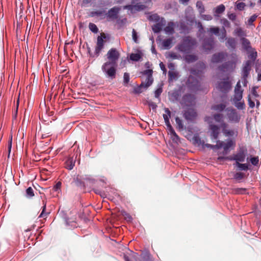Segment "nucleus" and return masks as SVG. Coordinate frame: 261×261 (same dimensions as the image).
I'll use <instances>...</instances> for the list:
<instances>
[{
    "label": "nucleus",
    "mask_w": 261,
    "mask_h": 261,
    "mask_svg": "<svg viewBox=\"0 0 261 261\" xmlns=\"http://www.w3.org/2000/svg\"><path fill=\"white\" fill-rule=\"evenodd\" d=\"M191 75L189 77L187 85L190 89L192 91H197L200 90V82L199 80L201 79L202 72L201 71H197L195 69L191 70Z\"/></svg>",
    "instance_id": "nucleus-2"
},
{
    "label": "nucleus",
    "mask_w": 261,
    "mask_h": 261,
    "mask_svg": "<svg viewBox=\"0 0 261 261\" xmlns=\"http://www.w3.org/2000/svg\"><path fill=\"white\" fill-rule=\"evenodd\" d=\"M184 59L186 62L190 63L196 61L198 58L195 55H187L185 56Z\"/></svg>",
    "instance_id": "nucleus-31"
},
{
    "label": "nucleus",
    "mask_w": 261,
    "mask_h": 261,
    "mask_svg": "<svg viewBox=\"0 0 261 261\" xmlns=\"http://www.w3.org/2000/svg\"><path fill=\"white\" fill-rule=\"evenodd\" d=\"M144 83L142 82L140 85L134 88V91L135 93H141L142 92V88H143Z\"/></svg>",
    "instance_id": "nucleus-50"
},
{
    "label": "nucleus",
    "mask_w": 261,
    "mask_h": 261,
    "mask_svg": "<svg viewBox=\"0 0 261 261\" xmlns=\"http://www.w3.org/2000/svg\"><path fill=\"white\" fill-rule=\"evenodd\" d=\"M175 23L173 22H169L164 28V31L167 34H173L174 32Z\"/></svg>",
    "instance_id": "nucleus-23"
},
{
    "label": "nucleus",
    "mask_w": 261,
    "mask_h": 261,
    "mask_svg": "<svg viewBox=\"0 0 261 261\" xmlns=\"http://www.w3.org/2000/svg\"><path fill=\"white\" fill-rule=\"evenodd\" d=\"M105 14V11L104 10H97L92 11L90 13V16L91 17L94 16H101Z\"/></svg>",
    "instance_id": "nucleus-34"
},
{
    "label": "nucleus",
    "mask_w": 261,
    "mask_h": 261,
    "mask_svg": "<svg viewBox=\"0 0 261 261\" xmlns=\"http://www.w3.org/2000/svg\"><path fill=\"white\" fill-rule=\"evenodd\" d=\"M165 23L166 21L164 18H162L161 21L156 22L155 24L152 25V29L153 31L155 33L160 32Z\"/></svg>",
    "instance_id": "nucleus-19"
},
{
    "label": "nucleus",
    "mask_w": 261,
    "mask_h": 261,
    "mask_svg": "<svg viewBox=\"0 0 261 261\" xmlns=\"http://www.w3.org/2000/svg\"><path fill=\"white\" fill-rule=\"evenodd\" d=\"M210 128L211 130V137L213 139L216 140L218 138L219 134V127L214 124L210 125Z\"/></svg>",
    "instance_id": "nucleus-20"
},
{
    "label": "nucleus",
    "mask_w": 261,
    "mask_h": 261,
    "mask_svg": "<svg viewBox=\"0 0 261 261\" xmlns=\"http://www.w3.org/2000/svg\"><path fill=\"white\" fill-rule=\"evenodd\" d=\"M72 213L73 215V218H68L66 221V223L68 225H71V226L76 227V215L77 213L76 211L73 212Z\"/></svg>",
    "instance_id": "nucleus-22"
},
{
    "label": "nucleus",
    "mask_w": 261,
    "mask_h": 261,
    "mask_svg": "<svg viewBox=\"0 0 261 261\" xmlns=\"http://www.w3.org/2000/svg\"><path fill=\"white\" fill-rule=\"evenodd\" d=\"M215 46V41L213 37L205 39L202 45L203 49L205 52L208 53L212 50Z\"/></svg>",
    "instance_id": "nucleus-12"
},
{
    "label": "nucleus",
    "mask_w": 261,
    "mask_h": 261,
    "mask_svg": "<svg viewBox=\"0 0 261 261\" xmlns=\"http://www.w3.org/2000/svg\"><path fill=\"white\" fill-rule=\"evenodd\" d=\"M153 82V77H146L145 80L142 82L144 83L143 88L144 89H147L150 85H151Z\"/></svg>",
    "instance_id": "nucleus-32"
},
{
    "label": "nucleus",
    "mask_w": 261,
    "mask_h": 261,
    "mask_svg": "<svg viewBox=\"0 0 261 261\" xmlns=\"http://www.w3.org/2000/svg\"><path fill=\"white\" fill-rule=\"evenodd\" d=\"M196 7L200 13L201 14L204 13L205 11L204 7L201 1H197L196 3Z\"/></svg>",
    "instance_id": "nucleus-37"
},
{
    "label": "nucleus",
    "mask_w": 261,
    "mask_h": 261,
    "mask_svg": "<svg viewBox=\"0 0 261 261\" xmlns=\"http://www.w3.org/2000/svg\"><path fill=\"white\" fill-rule=\"evenodd\" d=\"M145 8V6L143 5L137 4V5H128L124 6V9H127L130 11L131 13H135L137 11L143 10Z\"/></svg>",
    "instance_id": "nucleus-15"
},
{
    "label": "nucleus",
    "mask_w": 261,
    "mask_h": 261,
    "mask_svg": "<svg viewBox=\"0 0 261 261\" xmlns=\"http://www.w3.org/2000/svg\"><path fill=\"white\" fill-rule=\"evenodd\" d=\"M174 37H170L166 39H164L162 41V45L166 49H169L171 47L172 43Z\"/></svg>",
    "instance_id": "nucleus-25"
},
{
    "label": "nucleus",
    "mask_w": 261,
    "mask_h": 261,
    "mask_svg": "<svg viewBox=\"0 0 261 261\" xmlns=\"http://www.w3.org/2000/svg\"><path fill=\"white\" fill-rule=\"evenodd\" d=\"M226 45L231 47L232 49H235L236 47V41L233 38H228L226 43Z\"/></svg>",
    "instance_id": "nucleus-30"
},
{
    "label": "nucleus",
    "mask_w": 261,
    "mask_h": 261,
    "mask_svg": "<svg viewBox=\"0 0 261 261\" xmlns=\"http://www.w3.org/2000/svg\"><path fill=\"white\" fill-rule=\"evenodd\" d=\"M248 105L250 108H253L255 107V103L252 101L250 96H248Z\"/></svg>",
    "instance_id": "nucleus-63"
},
{
    "label": "nucleus",
    "mask_w": 261,
    "mask_h": 261,
    "mask_svg": "<svg viewBox=\"0 0 261 261\" xmlns=\"http://www.w3.org/2000/svg\"><path fill=\"white\" fill-rule=\"evenodd\" d=\"M225 107L226 105L225 104L221 103L212 106V109L215 111L222 112L225 109Z\"/></svg>",
    "instance_id": "nucleus-33"
},
{
    "label": "nucleus",
    "mask_w": 261,
    "mask_h": 261,
    "mask_svg": "<svg viewBox=\"0 0 261 261\" xmlns=\"http://www.w3.org/2000/svg\"><path fill=\"white\" fill-rule=\"evenodd\" d=\"M250 161L253 166H257L259 163V158L258 156L251 157Z\"/></svg>",
    "instance_id": "nucleus-45"
},
{
    "label": "nucleus",
    "mask_w": 261,
    "mask_h": 261,
    "mask_svg": "<svg viewBox=\"0 0 261 261\" xmlns=\"http://www.w3.org/2000/svg\"><path fill=\"white\" fill-rule=\"evenodd\" d=\"M234 34L239 37H245L246 36V31L242 28L239 27L234 30Z\"/></svg>",
    "instance_id": "nucleus-27"
},
{
    "label": "nucleus",
    "mask_w": 261,
    "mask_h": 261,
    "mask_svg": "<svg viewBox=\"0 0 261 261\" xmlns=\"http://www.w3.org/2000/svg\"><path fill=\"white\" fill-rule=\"evenodd\" d=\"M143 74L147 75L146 77H152V70L146 69L143 72Z\"/></svg>",
    "instance_id": "nucleus-55"
},
{
    "label": "nucleus",
    "mask_w": 261,
    "mask_h": 261,
    "mask_svg": "<svg viewBox=\"0 0 261 261\" xmlns=\"http://www.w3.org/2000/svg\"><path fill=\"white\" fill-rule=\"evenodd\" d=\"M228 124L225 122H222L220 124V128H221L222 132L224 135L226 137H237L238 136V130L233 129H227Z\"/></svg>",
    "instance_id": "nucleus-9"
},
{
    "label": "nucleus",
    "mask_w": 261,
    "mask_h": 261,
    "mask_svg": "<svg viewBox=\"0 0 261 261\" xmlns=\"http://www.w3.org/2000/svg\"><path fill=\"white\" fill-rule=\"evenodd\" d=\"M243 90L242 89L240 81L238 82L234 89V95L233 101L236 108L239 110H244L245 108V104L243 98Z\"/></svg>",
    "instance_id": "nucleus-3"
},
{
    "label": "nucleus",
    "mask_w": 261,
    "mask_h": 261,
    "mask_svg": "<svg viewBox=\"0 0 261 261\" xmlns=\"http://www.w3.org/2000/svg\"><path fill=\"white\" fill-rule=\"evenodd\" d=\"M141 258L136 261H153L150 254L148 252L142 253L141 254Z\"/></svg>",
    "instance_id": "nucleus-26"
},
{
    "label": "nucleus",
    "mask_w": 261,
    "mask_h": 261,
    "mask_svg": "<svg viewBox=\"0 0 261 261\" xmlns=\"http://www.w3.org/2000/svg\"><path fill=\"white\" fill-rule=\"evenodd\" d=\"M168 57L172 59H178L180 58V55H178L177 54L173 52L169 53L168 54Z\"/></svg>",
    "instance_id": "nucleus-52"
},
{
    "label": "nucleus",
    "mask_w": 261,
    "mask_h": 261,
    "mask_svg": "<svg viewBox=\"0 0 261 261\" xmlns=\"http://www.w3.org/2000/svg\"><path fill=\"white\" fill-rule=\"evenodd\" d=\"M132 38H133V40H134V41L135 43H138L139 36L138 35L137 32L136 31V30L135 29H133V31H132Z\"/></svg>",
    "instance_id": "nucleus-48"
},
{
    "label": "nucleus",
    "mask_w": 261,
    "mask_h": 261,
    "mask_svg": "<svg viewBox=\"0 0 261 261\" xmlns=\"http://www.w3.org/2000/svg\"><path fill=\"white\" fill-rule=\"evenodd\" d=\"M75 159L68 157L65 162V168L69 170H72L75 166Z\"/></svg>",
    "instance_id": "nucleus-21"
},
{
    "label": "nucleus",
    "mask_w": 261,
    "mask_h": 261,
    "mask_svg": "<svg viewBox=\"0 0 261 261\" xmlns=\"http://www.w3.org/2000/svg\"><path fill=\"white\" fill-rule=\"evenodd\" d=\"M247 152V150L246 147H240L238 152L233 155V160L236 161L237 163L239 162H243L245 160Z\"/></svg>",
    "instance_id": "nucleus-11"
},
{
    "label": "nucleus",
    "mask_w": 261,
    "mask_h": 261,
    "mask_svg": "<svg viewBox=\"0 0 261 261\" xmlns=\"http://www.w3.org/2000/svg\"><path fill=\"white\" fill-rule=\"evenodd\" d=\"M234 145L235 142L234 141L232 140H227L226 143H224V142L223 141H217V144L216 145L206 144L205 145V146L208 148H211L214 150L216 149H220L222 147H223V153L224 154H226L228 153L229 148L231 147L234 146Z\"/></svg>",
    "instance_id": "nucleus-5"
},
{
    "label": "nucleus",
    "mask_w": 261,
    "mask_h": 261,
    "mask_svg": "<svg viewBox=\"0 0 261 261\" xmlns=\"http://www.w3.org/2000/svg\"><path fill=\"white\" fill-rule=\"evenodd\" d=\"M106 38V37L104 33H102L100 36H98L97 38L96 45L95 47V50L94 55H91L90 56L93 57H97L99 56L101 50L104 47V39Z\"/></svg>",
    "instance_id": "nucleus-8"
},
{
    "label": "nucleus",
    "mask_w": 261,
    "mask_h": 261,
    "mask_svg": "<svg viewBox=\"0 0 261 261\" xmlns=\"http://www.w3.org/2000/svg\"><path fill=\"white\" fill-rule=\"evenodd\" d=\"M220 29L218 27H211L207 30V32L210 34H213L215 35H218Z\"/></svg>",
    "instance_id": "nucleus-40"
},
{
    "label": "nucleus",
    "mask_w": 261,
    "mask_h": 261,
    "mask_svg": "<svg viewBox=\"0 0 261 261\" xmlns=\"http://www.w3.org/2000/svg\"><path fill=\"white\" fill-rule=\"evenodd\" d=\"M241 41L244 49H245L246 51H249L250 49H251V44L248 39L245 38V37H243L241 38Z\"/></svg>",
    "instance_id": "nucleus-24"
},
{
    "label": "nucleus",
    "mask_w": 261,
    "mask_h": 261,
    "mask_svg": "<svg viewBox=\"0 0 261 261\" xmlns=\"http://www.w3.org/2000/svg\"><path fill=\"white\" fill-rule=\"evenodd\" d=\"M238 167L241 170L246 171L248 169V165L247 164L237 163Z\"/></svg>",
    "instance_id": "nucleus-47"
},
{
    "label": "nucleus",
    "mask_w": 261,
    "mask_h": 261,
    "mask_svg": "<svg viewBox=\"0 0 261 261\" xmlns=\"http://www.w3.org/2000/svg\"><path fill=\"white\" fill-rule=\"evenodd\" d=\"M247 191L245 188H240L233 189L232 192L236 194H244L247 193Z\"/></svg>",
    "instance_id": "nucleus-38"
},
{
    "label": "nucleus",
    "mask_w": 261,
    "mask_h": 261,
    "mask_svg": "<svg viewBox=\"0 0 261 261\" xmlns=\"http://www.w3.org/2000/svg\"><path fill=\"white\" fill-rule=\"evenodd\" d=\"M196 98L192 94H186L182 97V103L187 107L195 105Z\"/></svg>",
    "instance_id": "nucleus-13"
},
{
    "label": "nucleus",
    "mask_w": 261,
    "mask_h": 261,
    "mask_svg": "<svg viewBox=\"0 0 261 261\" xmlns=\"http://www.w3.org/2000/svg\"><path fill=\"white\" fill-rule=\"evenodd\" d=\"M257 16L255 14L251 16L248 20V23L249 25H252L253 22L256 20Z\"/></svg>",
    "instance_id": "nucleus-57"
},
{
    "label": "nucleus",
    "mask_w": 261,
    "mask_h": 261,
    "mask_svg": "<svg viewBox=\"0 0 261 261\" xmlns=\"http://www.w3.org/2000/svg\"><path fill=\"white\" fill-rule=\"evenodd\" d=\"M252 62L250 60L246 61L243 65L242 69V76L248 77L251 69Z\"/></svg>",
    "instance_id": "nucleus-14"
},
{
    "label": "nucleus",
    "mask_w": 261,
    "mask_h": 261,
    "mask_svg": "<svg viewBox=\"0 0 261 261\" xmlns=\"http://www.w3.org/2000/svg\"><path fill=\"white\" fill-rule=\"evenodd\" d=\"M142 58V56L139 54H132L130 55V59L134 61H138Z\"/></svg>",
    "instance_id": "nucleus-41"
},
{
    "label": "nucleus",
    "mask_w": 261,
    "mask_h": 261,
    "mask_svg": "<svg viewBox=\"0 0 261 261\" xmlns=\"http://www.w3.org/2000/svg\"><path fill=\"white\" fill-rule=\"evenodd\" d=\"M107 56L109 61L103 64L101 69L107 77L114 79L116 77L117 62L120 57V54L116 48H112L109 50Z\"/></svg>",
    "instance_id": "nucleus-1"
},
{
    "label": "nucleus",
    "mask_w": 261,
    "mask_h": 261,
    "mask_svg": "<svg viewBox=\"0 0 261 261\" xmlns=\"http://www.w3.org/2000/svg\"><path fill=\"white\" fill-rule=\"evenodd\" d=\"M228 17L230 20L234 21L236 19V15L234 13H231L228 14Z\"/></svg>",
    "instance_id": "nucleus-64"
},
{
    "label": "nucleus",
    "mask_w": 261,
    "mask_h": 261,
    "mask_svg": "<svg viewBox=\"0 0 261 261\" xmlns=\"http://www.w3.org/2000/svg\"><path fill=\"white\" fill-rule=\"evenodd\" d=\"M168 134L170 135V138L174 143L178 144L180 142V138L174 130L168 133Z\"/></svg>",
    "instance_id": "nucleus-28"
},
{
    "label": "nucleus",
    "mask_w": 261,
    "mask_h": 261,
    "mask_svg": "<svg viewBox=\"0 0 261 261\" xmlns=\"http://www.w3.org/2000/svg\"><path fill=\"white\" fill-rule=\"evenodd\" d=\"M225 9V7L223 4L217 6L215 9V15H217L223 13Z\"/></svg>",
    "instance_id": "nucleus-36"
},
{
    "label": "nucleus",
    "mask_w": 261,
    "mask_h": 261,
    "mask_svg": "<svg viewBox=\"0 0 261 261\" xmlns=\"http://www.w3.org/2000/svg\"><path fill=\"white\" fill-rule=\"evenodd\" d=\"M227 56V54L225 52H220L213 55L212 61L213 63H219L223 60Z\"/></svg>",
    "instance_id": "nucleus-18"
},
{
    "label": "nucleus",
    "mask_w": 261,
    "mask_h": 261,
    "mask_svg": "<svg viewBox=\"0 0 261 261\" xmlns=\"http://www.w3.org/2000/svg\"><path fill=\"white\" fill-rule=\"evenodd\" d=\"M45 210H46V204H44L42 207V212H41V214H40V215L39 216V218L46 217V216L47 215V213H45Z\"/></svg>",
    "instance_id": "nucleus-56"
},
{
    "label": "nucleus",
    "mask_w": 261,
    "mask_h": 261,
    "mask_svg": "<svg viewBox=\"0 0 261 261\" xmlns=\"http://www.w3.org/2000/svg\"><path fill=\"white\" fill-rule=\"evenodd\" d=\"M197 44L195 39L190 36L184 37L181 42L177 46L178 49L182 53H187L190 51Z\"/></svg>",
    "instance_id": "nucleus-4"
},
{
    "label": "nucleus",
    "mask_w": 261,
    "mask_h": 261,
    "mask_svg": "<svg viewBox=\"0 0 261 261\" xmlns=\"http://www.w3.org/2000/svg\"><path fill=\"white\" fill-rule=\"evenodd\" d=\"M231 88V82L228 78L223 79L218 82L216 85V89L220 92L226 94Z\"/></svg>",
    "instance_id": "nucleus-7"
},
{
    "label": "nucleus",
    "mask_w": 261,
    "mask_h": 261,
    "mask_svg": "<svg viewBox=\"0 0 261 261\" xmlns=\"http://www.w3.org/2000/svg\"><path fill=\"white\" fill-rule=\"evenodd\" d=\"M129 81V75L128 73L125 72L123 75V82L124 85L128 84Z\"/></svg>",
    "instance_id": "nucleus-54"
},
{
    "label": "nucleus",
    "mask_w": 261,
    "mask_h": 261,
    "mask_svg": "<svg viewBox=\"0 0 261 261\" xmlns=\"http://www.w3.org/2000/svg\"><path fill=\"white\" fill-rule=\"evenodd\" d=\"M166 125L167 126V130H168V133H170V132L174 130L172 126H171L170 121H167L165 122Z\"/></svg>",
    "instance_id": "nucleus-61"
},
{
    "label": "nucleus",
    "mask_w": 261,
    "mask_h": 261,
    "mask_svg": "<svg viewBox=\"0 0 261 261\" xmlns=\"http://www.w3.org/2000/svg\"><path fill=\"white\" fill-rule=\"evenodd\" d=\"M176 123L177 124V127L179 130H181L184 128V125L182 124L181 120H180L178 117H176L175 118Z\"/></svg>",
    "instance_id": "nucleus-46"
},
{
    "label": "nucleus",
    "mask_w": 261,
    "mask_h": 261,
    "mask_svg": "<svg viewBox=\"0 0 261 261\" xmlns=\"http://www.w3.org/2000/svg\"><path fill=\"white\" fill-rule=\"evenodd\" d=\"M93 0H82L81 3V5L82 7L87 6L89 4L92 3Z\"/></svg>",
    "instance_id": "nucleus-59"
},
{
    "label": "nucleus",
    "mask_w": 261,
    "mask_h": 261,
    "mask_svg": "<svg viewBox=\"0 0 261 261\" xmlns=\"http://www.w3.org/2000/svg\"><path fill=\"white\" fill-rule=\"evenodd\" d=\"M196 112L193 109H188L184 113V117L188 120H193L196 117Z\"/></svg>",
    "instance_id": "nucleus-17"
},
{
    "label": "nucleus",
    "mask_w": 261,
    "mask_h": 261,
    "mask_svg": "<svg viewBox=\"0 0 261 261\" xmlns=\"http://www.w3.org/2000/svg\"><path fill=\"white\" fill-rule=\"evenodd\" d=\"M90 30L94 33H97L98 29L97 26L93 23H90L89 24Z\"/></svg>",
    "instance_id": "nucleus-44"
},
{
    "label": "nucleus",
    "mask_w": 261,
    "mask_h": 261,
    "mask_svg": "<svg viewBox=\"0 0 261 261\" xmlns=\"http://www.w3.org/2000/svg\"><path fill=\"white\" fill-rule=\"evenodd\" d=\"M168 80L169 82H172L173 80H176L178 79L179 75L178 73L176 71H168Z\"/></svg>",
    "instance_id": "nucleus-29"
},
{
    "label": "nucleus",
    "mask_w": 261,
    "mask_h": 261,
    "mask_svg": "<svg viewBox=\"0 0 261 261\" xmlns=\"http://www.w3.org/2000/svg\"><path fill=\"white\" fill-rule=\"evenodd\" d=\"M162 18L157 14H154L149 16V19L155 22L161 21Z\"/></svg>",
    "instance_id": "nucleus-39"
},
{
    "label": "nucleus",
    "mask_w": 261,
    "mask_h": 261,
    "mask_svg": "<svg viewBox=\"0 0 261 261\" xmlns=\"http://www.w3.org/2000/svg\"><path fill=\"white\" fill-rule=\"evenodd\" d=\"M168 115L164 114L163 118L164 119L165 122L169 121V117H170V112L169 110H167Z\"/></svg>",
    "instance_id": "nucleus-62"
},
{
    "label": "nucleus",
    "mask_w": 261,
    "mask_h": 261,
    "mask_svg": "<svg viewBox=\"0 0 261 261\" xmlns=\"http://www.w3.org/2000/svg\"><path fill=\"white\" fill-rule=\"evenodd\" d=\"M245 6L244 3L240 2L239 1L236 3V7L239 10H243L245 8Z\"/></svg>",
    "instance_id": "nucleus-49"
},
{
    "label": "nucleus",
    "mask_w": 261,
    "mask_h": 261,
    "mask_svg": "<svg viewBox=\"0 0 261 261\" xmlns=\"http://www.w3.org/2000/svg\"><path fill=\"white\" fill-rule=\"evenodd\" d=\"M213 117H214V119H215V120L217 122L220 123V124L222 122H224V120H223V119H224L223 115L221 114H214L213 116Z\"/></svg>",
    "instance_id": "nucleus-35"
},
{
    "label": "nucleus",
    "mask_w": 261,
    "mask_h": 261,
    "mask_svg": "<svg viewBox=\"0 0 261 261\" xmlns=\"http://www.w3.org/2000/svg\"><path fill=\"white\" fill-rule=\"evenodd\" d=\"M227 115L229 121L238 123L241 119V115L234 109H228Z\"/></svg>",
    "instance_id": "nucleus-10"
},
{
    "label": "nucleus",
    "mask_w": 261,
    "mask_h": 261,
    "mask_svg": "<svg viewBox=\"0 0 261 261\" xmlns=\"http://www.w3.org/2000/svg\"><path fill=\"white\" fill-rule=\"evenodd\" d=\"M257 52L255 50H252L249 54V57L253 61H255L257 58Z\"/></svg>",
    "instance_id": "nucleus-53"
},
{
    "label": "nucleus",
    "mask_w": 261,
    "mask_h": 261,
    "mask_svg": "<svg viewBox=\"0 0 261 261\" xmlns=\"http://www.w3.org/2000/svg\"><path fill=\"white\" fill-rule=\"evenodd\" d=\"M34 196V190L31 187H29L26 190V196L28 198H32Z\"/></svg>",
    "instance_id": "nucleus-43"
},
{
    "label": "nucleus",
    "mask_w": 261,
    "mask_h": 261,
    "mask_svg": "<svg viewBox=\"0 0 261 261\" xmlns=\"http://www.w3.org/2000/svg\"><path fill=\"white\" fill-rule=\"evenodd\" d=\"M231 61L226 62L219 66L221 71L225 72L228 70H233L236 67V64L238 61V57L236 54L230 55Z\"/></svg>",
    "instance_id": "nucleus-6"
},
{
    "label": "nucleus",
    "mask_w": 261,
    "mask_h": 261,
    "mask_svg": "<svg viewBox=\"0 0 261 261\" xmlns=\"http://www.w3.org/2000/svg\"><path fill=\"white\" fill-rule=\"evenodd\" d=\"M120 10V8L118 7H114L110 9L106 14L107 18L111 19L117 18Z\"/></svg>",
    "instance_id": "nucleus-16"
},
{
    "label": "nucleus",
    "mask_w": 261,
    "mask_h": 261,
    "mask_svg": "<svg viewBox=\"0 0 261 261\" xmlns=\"http://www.w3.org/2000/svg\"><path fill=\"white\" fill-rule=\"evenodd\" d=\"M162 92V86L159 87L154 92V96L156 98H159Z\"/></svg>",
    "instance_id": "nucleus-51"
},
{
    "label": "nucleus",
    "mask_w": 261,
    "mask_h": 261,
    "mask_svg": "<svg viewBox=\"0 0 261 261\" xmlns=\"http://www.w3.org/2000/svg\"><path fill=\"white\" fill-rule=\"evenodd\" d=\"M201 17L202 19L205 20H211L213 19V17L211 15H205V14H200Z\"/></svg>",
    "instance_id": "nucleus-58"
},
{
    "label": "nucleus",
    "mask_w": 261,
    "mask_h": 261,
    "mask_svg": "<svg viewBox=\"0 0 261 261\" xmlns=\"http://www.w3.org/2000/svg\"><path fill=\"white\" fill-rule=\"evenodd\" d=\"M221 21L224 27L227 28H229L230 27V23L226 19H222Z\"/></svg>",
    "instance_id": "nucleus-60"
},
{
    "label": "nucleus",
    "mask_w": 261,
    "mask_h": 261,
    "mask_svg": "<svg viewBox=\"0 0 261 261\" xmlns=\"http://www.w3.org/2000/svg\"><path fill=\"white\" fill-rule=\"evenodd\" d=\"M245 173L243 172H237L234 175V178L237 180H241L245 177Z\"/></svg>",
    "instance_id": "nucleus-42"
}]
</instances>
